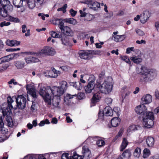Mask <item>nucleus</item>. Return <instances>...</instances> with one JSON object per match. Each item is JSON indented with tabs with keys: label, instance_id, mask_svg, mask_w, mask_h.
<instances>
[{
	"label": "nucleus",
	"instance_id": "1",
	"mask_svg": "<svg viewBox=\"0 0 159 159\" xmlns=\"http://www.w3.org/2000/svg\"><path fill=\"white\" fill-rule=\"evenodd\" d=\"M139 74L140 75V80L141 82L148 81L151 80L152 78L157 75L156 72L152 70L148 69L146 67L144 66L141 67L139 71Z\"/></svg>",
	"mask_w": 159,
	"mask_h": 159
},
{
	"label": "nucleus",
	"instance_id": "2",
	"mask_svg": "<svg viewBox=\"0 0 159 159\" xmlns=\"http://www.w3.org/2000/svg\"><path fill=\"white\" fill-rule=\"evenodd\" d=\"M39 95L44 99L48 107H50L51 106V99L52 97V93L51 88L50 87L45 88L42 87L40 88L39 91Z\"/></svg>",
	"mask_w": 159,
	"mask_h": 159
},
{
	"label": "nucleus",
	"instance_id": "3",
	"mask_svg": "<svg viewBox=\"0 0 159 159\" xmlns=\"http://www.w3.org/2000/svg\"><path fill=\"white\" fill-rule=\"evenodd\" d=\"M97 85L99 91L102 93L108 94L111 92L112 89V84L111 83L105 81L102 83L101 81L97 80Z\"/></svg>",
	"mask_w": 159,
	"mask_h": 159
},
{
	"label": "nucleus",
	"instance_id": "4",
	"mask_svg": "<svg viewBox=\"0 0 159 159\" xmlns=\"http://www.w3.org/2000/svg\"><path fill=\"white\" fill-rule=\"evenodd\" d=\"M143 124L145 127L150 128L153 125L154 116L152 112H147L145 116H143Z\"/></svg>",
	"mask_w": 159,
	"mask_h": 159
},
{
	"label": "nucleus",
	"instance_id": "5",
	"mask_svg": "<svg viewBox=\"0 0 159 159\" xmlns=\"http://www.w3.org/2000/svg\"><path fill=\"white\" fill-rule=\"evenodd\" d=\"M16 105L14 106V109L16 110L18 108L21 110L24 109L26 106L27 102L26 99L22 95H19L16 98Z\"/></svg>",
	"mask_w": 159,
	"mask_h": 159
},
{
	"label": "nucleus",
	"instance_id": "6",
	"mask_svg": "<svg viewBox=\"0 0 159 159\" xmlns=\"http://www.w3.org/2000/svg\"><path fill=\"white\" fill-rule=\"evenodd\" d=\"M91 77L92 78V80H89L87 85L85 86L84 88L85 92L86 93H91L92 90L94 89L95 85L94 77L93 76H91Z\"/></svg>",
	"mask_w": 159,
	"mask_h": 159
},
{
	"label": "nucleus",
	"instance_id": "7",
	"mask_svg": "<svg viewBox=\"0 0 159 159\" xmlns=\"http://www.w3.org/2000/svg\"><path fill=\"white\" fill-rule=\"evenodd\" d=\"M40 53L47 55L53 56L55 54L56 52L54 49L52 47L46 46L41 50Z\"/></svg>",
	"mask_w": 159,
	"mask_h": 159
},
{
	"label": "nucleus",
	"instance_id": "8",
	"mask_svg": "<svg viewBox=\"0 0 159 159\" xmlns=\"http://www.w3.org/2000/svg\"><path fill=\"white\" fill-rule=\"evenodd\" d=\"M84 3L89 5L91 8L95 10L100 7V4L94 0H85Z\"/></svg>",
	"mask_w": 159,
	"mask_h": 159
},
{
	"label": "nucleus",
	"instance_id": "9",
	"mask_svg": "<svg viewBox=\"0 0 159 159\" xmlns=\"http://www.w3.org/2000/svg\"><path fill=\"white\" fill-rule=\"evenodd\" d=\"M135 110L136 112L138 114H140L142 117L143 116H145L147 113L146 107L143 104L137 106Z\"/></svg>",
	"mask_w": 159,
	"mask_h": 159
},
{
	"label": "nucleus",
	"instance_id": "10",
	"mask_svg": "<svg viewBox=\"0 0 159 159\" xmlns=\"http://www.w3.org/2000/svg\"><path fill=\"white\" fill-rule=\"evenodd\" d=\"M52 95H55L57 97H60L64 93L65 91L59 87L54 86L51 88Z\"/></svg>",
	"mask_w": 159,
	"mask_h": 159
},
{
	"label": "nucleus",
	"instance_id": "11",
	"mask_svg": "<svg viewBox=\"0 0 159 159\" xmlns=\"http://www.w3.org/2000/svg\"><path fill=\"white\" fill-rule=\"evenodd\" d=\"M14 107L12 105H9L8 104H7L6 107H2V113L3 116H5V115H12V113L11 111V110L14 109Z\"/></svg>",
	"mask_w": 159,
	"mask_h": 159
},
{
	"label": "nucleus",
	"instance_id": "12",
	"mask_svg": "<svg viewBox=\"0 0 159 159\" xmlns=\"http://www.w3.org/2000/svg\"><path fill=\"white\" fill-rule=\"evenodd\" d=\"M26 89L27 93L28 94L31 95L32 97L34 98H36L38 97V95L36 93V89L32 87H28V85H27Z\"/></svg>",
	"mask_w": 159,
	"mask_h": 159
},
{
	"label": "nucleus",
	"instance_id": "13",
	"mask_svg": "<svg viewBox=\"0 0 159 159\" xmlns=\"http://www.w3.org/2000/svg\"><path fill=\"white\" fill-rule=\"evenodd\" d=\"M96 54V51L94 50H88L80 53V57L81 59H87L88 58V56L89 54Z\"/></svg>",
	"mask_w": 159,
	"mask_h": 159
},
{
	"label": "nucleus",
	"instance_id": "14",
	"mask_svg": "<svg viewBox=\"0 0 159 159\" xmlns=\"http://www.w3.org/2000/svg\"><path fill=\"white\" fill-rule=\"evenodd\" d=\"M82 153L83 155H79V156H83L82 159L84 157L89 158L91 155V152L90 150L87 146H85L83 147Z\"/></svg>",
	"mask_w": 159,
	"mask_h": 159
},
{
	"label": "nucleus",
	"instance_id": "15",
	"mask_svg": "<svg viewBox=\"0 0 159 159\" xmlns=\"http://www.w3.org/2000/svg\"><path fill=\"white\" fill-rule=\"evenodd\" d=\"M60 101V97H57L56 96L53 97V95H52V97L51 99V103L54 107H58Z\"/></svg>",
	"mask_w": 159,
	"mask_h": 159
},
{
	"label": "nucleus",
	"instance_id": "16",
	"mask_svg": "<svg viewBox=\"0 0 159 159\" xmlns=\"http://www.w3.org/2000/svg\"><path fill=\"white\" fill-rule=\"evenodd\" d=\"M61 31L66 35L69 36H72L73 35V34L72 31L68 26H65Z\"/></svg>",
	"mask_w": 159,
	"mask_h": 159
},
{
	"label": "nucleus",
	"instance_id": "17",
	"mask_svg": "<svg viewBox=\"0 0 159 159\" xmlns=\"http://www.w3.org/2000/svg\"><path fill=\"white\" fill-rule=\"evenodd\" d=\"M48 76L51 77L56 78L58 75L60 74V72L55 70L54 68L52 69V70L47 71Z\"/></svg>",
	"mask_w": 159,
	"mask_h": 159
},
{
	"label": "nucleus",
	"instance_id": "18",
	"mask_svg": "<svg viewBox=\"0 0 159 159\" xmlns=\"http://www.w3.org/2000/svg\"><path fill=\"white\" fill-rule=\"evenodd\" d=\"M142 102L143 104H148L152 101V97L149 94L143 96L141 98Z\"/></svg>",
	"mask_w": 159,
	"mask_h": 159
},
{
	"label": "nucleus",
	"instance_id": "19",
	"mask_svg": "<svg viewBox=\"0 0 159 159\" xmlns=\"http://www.w3.org/2000/svg\"><path fill=\"white\" fill-rule=\"evenodd\" d=\"M77 97L76 94L71 95L70 94H67L66 96L64 97V103L67 105H69L71 102V99L74 97Z\"/></svg>",
	"mask_w": 159,
	"mask_h": 159
},
{
	"label": "nucleus",
	"instance_id": "20",
	"mask_svg": "<svg viewBox=\"0 0 159 159\" xmlns=\"http://www.w3.org/2000/svg\"><path fill=\"white\" fill-rule=\"evenodd\" d=\"M149 17L148 11H144L143 15H141L140 18V21L142 23H145Z\"/></svg>",
	"mask_w": 159,
	"mask_h": 159
},
{
	"label": "nucleus",
	"instance_id": "21",
	"mask_svg": "<svg viewBox=\"0 0 159 159\" xmlns=\"http://www.w3.org/2000/svg\"><path fill=\"white\" fill-rule=\"evenodd\" d=\"M24 60L27 64H30L32 62H38L39 60L35 57L32 56L27 57H25Z\"/></svg>",
	"mask_w": 159,
	"mask_h": 159
},
{
	"label": "nucleus",
	"instance_id": "22",
	"mask_svg": "<svg viewBox=\"0 0 159 159\" xmlns=\"http://www.w3.org/2000/svg\"><path fill=\"white\" fill-rule=\"evenodd\" d=\"M70 85L73 86L77 90H80L82 88V85L81 83L79 81L77 82H70Z\"/></svg>",
	"mask_w": 159,
	"mask_h": 159
},
{
	"label": "nucleus",
	"instance_id": "23",
	"mask_svg": "<svg viewBox=\"0 0 159 159\" xmlns=\"http://www.w3.org/2000/svg\"><path fill=\"white\" fill-rule=\"evenodd\" d=\"M20 42L17 41L15 40H7L6 42V44L11 46H15L20 45Z\"/></svg>",
	"mask_w": 159,
	"mask_h": 159
},
{
	"label": "nucleus",
	"instance_id": "24",
	"mask_svg": "<svg viewBox=\"0 0 159 159\" xmlns=\"http://www.w3.org/2000/svg\"><path fill=\"white\" fill-rule=\"evenodd\" d=\"M103 115H105L106 116H112L113 111L111 108L109 106L105 107L103 111Z\"/></svg>",
	"mask_w": 159,
	"mask_h": 159
},
{
	"label": "nucleus",
	"instance_id": "25",
	"mask_svg": "<svg viewBox=\"0 0 159 159\" xmlns=\"http://www.w3.org/2000/svg\"><path fill=\"white\" fill-rule=\"evenodd\" d=\"M101 98V96L100 93H95L91 99V102L93 103H95L98 102Z\"/></svg>",
	"mask_w": 159,
	"mask_h": 159
},
{
	"label": "nucleus",
	"instance_id": "26",
	"mask_svg": "<svg viewBox=\"0 0 159 159\" xmlns=\"http://www.w3.org/2000/svg\"><path fill=\"white\" fill-rule=\"evenodd\" d=\"M14 64L16 67L18 69L23 68L25 65V63L21 61H16L14 62Z\"/></svg>",
	"mask_w": 159,
	"mask_h": 159
},
{
	"label": "nucleus",
	"instance_id": "27",
	"mask_svg": "<svg viewBox=\"0 0 159 159\" xmlns=\"http://www.w3.org/2000/svg\"><path fill=\"white\" fill-rule=\"evenodd\" d=\"M146 142L148 147H152L154 145V140L153 138L148 137L147 138Z\"/></svg>",
	"mask_w": 159,
	"mask_h": 159
},
{
	"label": "nucleus",
	"instance_id": "28",
	"mask_svg": "<svg viewBox=\"0 0 159 159\" xmlns=\"http://www.w3.org/2000/svg\"><path fill=\"white\" fill-rule=\"evenodd\" d=\"M114 37V40L116 42L119 41H122L125 38V35H113Z\"/></svg>",
	"mask_w": 159,
	"mask_h": 159
},
{
	"label": "nucleus",
	"instance_id": "29",
	"mask_svg": "<svg viewBox=\"0 0 159 159\" xmlns=\"http://www.w3.org/2000/svg\"><path fill=\"white\" fill-rule=\"evenodd\" d=\"M12 115H6L4 116L7 123V125L9 126L12 127L13 125V122L11 117Z\"/></svg>",
	"mask_w": 159,
	"mask_h": 159
},
{
	"label": "nucleus",
	"instance_id": "30",
	"mask_svg": "<svg viewBox=\"0 0 159 159\" xmlns=\"http://www.w3.org/2000/svg\"><path fill=\"white\" fill-rule=\"evenodd\" d=\"M23 1L25 0H13V3L15 7L19 8L22 6Z\"/></svg>",
	"mask_w": 159,
	"mask_h": 159
},
{
	"label": "nucleus",
	"instance_id": "31",
	"mask_svg": "<svg viewBox=\"0 0 159 159\" xmlns=\"http://www.w3.org/2000/svg\"><path fill=\"white\" fill-rule=\"evenodd\" d=\"M120 119L117 117L112 118L111 120V124L113 127H116L120 123Z\"/></svg>",
	"mask_w": 159,
	"mask_h": 159
},
{
	"label": "nucleus",
	"instance_id": "32",
	"mask_svg": "<svg viewBox=\"0 0 159 159\" xmlns=\"http://www.w3.org/2000/svg\"><path fill=\"white\" fill-rule=\"evenodd\" d=\"M26 2L28 7L31 9H33L35 5V0H25Z\"/></svg>",
	"mask_w": 159,
	"mask_h": 159
},
{
	"label": "nucleus",
	"instance_id": "33",
	"mask_svg": "<svg viewBox=\"0 0 159 159\" xmlns=\"http://www.w3.org/2000/svg\"><path fill=\"white\" fill-rule=\"evenodd\" d=\"M125 159H129L131 156V152L129 149H126L125 151L122 154Z\"/></svg>",
	"mask_w": 159,
	"mask_h": 159
},
{
	"label": "nucleus",
	"instance_id": "34",
	"mask_svg": "<svg viewBox=\"0 0 159 159\" xmlns=\"http://www.w3.org/2000/svg\"><path fill=\"white\" fill-rule=\"evenodd\" d=\"M128 143V142L127 139L125 138H124L120 146V151H123L125 148Z\"/></svg>",
	"mask_w": 159,
	"mask_h": 159
},
{
	"label": "nucleus",
	"instance_id": "35",
	"mask_svg": "<svg viewBox=\"0 0 159 159\" xmlns=\"http://www.w3.org/2000/svg\"><path fill=\"white\" fill-rule=\"evenodd\" d=\"M64 21L66 22L73 25H75L77 23L76 20L72 18H66L64 20Z\"/></svg>",
	"mask_w": 159,
	"mask_h": 159
},
{
	"label": "nucleus",
	"instance_id": "36",
	"mask_svg": "<svg viewBox=\"0 0 159 159\" xmlns=\"http://www.w3.org/2000/svg\"><path fill=\"white\" fill-rule=\"evenodd\" d=\"M29 159H46L43 155H34L30 156Z\"/></svg>",
	"mask_w": 159,
	"mask_h": 159
},
{
	"label": "nucleus",
	"instance_id": "37",
	"mask_svg": "<svg viewBox=\"0 0 159 159\" xmlns=\"http://www.w3.org/2000/svg\"><path fill=\"white\" fill-rule=\"evenodd\" d=\"M130 59L133 62L136 64H139L142 61V59L141 58L138 57H132L130 58Z\"/></svg>",
	"mask_w": 159,
	"mask_h": 159
},
{
	"label": "nucleus",
	"instance_id": "38",
	"mask_svg": "<svg viewBox=\"0 0 159 159\" xmlns=\"http://www.w3.org/2000/svg\"><path fill=\"white\" fill-rule=\"evenodd\" d=\"M8 12L6 11L5 9L3 7H1L0 8V15L3 17H6L8 15Z\"/></svg>",
	"mask_w": 159,
	"mask_h": 159
},
{
	"label": "nucleus",
	"instance_id": "39",
	"mask_svg": "<svg viewBox=\"0 0 159 159\" xmlns=\"http://www.w3.org/2000/svg\"><path fill=\"white\" fill-rule=\"evenodd\" d=\"M141 149L138 147L136 148L134 150V156L137 157L139 158L141 154Z\"/></svg>",
	"mask_w": 159,
	"mask_h": 159
},
{
	"label": "nucleus",
	"instance_id": "40",
	"mask_svg": "<svg viewBox=\"0 0 159 159\" xmlns=\"http://www.w3.org/2000/svg\"><path fill=\"white\" fill-rule=\"evenodd\" d=\"M8 19L9 21L14 23H19L20 22V20L19 18L11 16H9Z\"/></svg>",
	"mask_w": 159,
	"mask_h": 159
},
{
	"label": "nucleus",
	"instance_id": "41",
	"mask_svg": "<svg viewBox=\"0 0 159 159\" xmlns=\"http://www.w3.org/2000/svg\"><path fill=\"white\" fill-rule=\"evenodd\" d=\"M83 157V156H79L76 152H75L73 153V156H70V159H82Z\"/></svg>",
	"mask_w": 159,
	"mask_h": 159
},
{
	"label": "nucleus",
	"instance_id": "42",
	"mask_svg": "<svg viewBox=\"0 0 159 159\" xmlns=\"http://www.w3.org/2000/svg\"><path fill=\"white\" fill-rule=\"evenodd\" d=\"M13 7V6L10 3L7 5L5 6L3 8L5 9L6 11H7L8 13H9L12 11Z\"/></svg>",
	"mask_w": 159,
	"mask_h": 159
},
{
	"label": "nucleus",
	"instance_id": "43",
	"mask_svg": "<svg viewBox=\"0 0 159 159\" xmlns=\"http://www.w3.org/2000/svg\"><path fill=\"white\" fill-rule=\"evenodd\" d=\"M143 157L144 158H147L148 157L150 154V152L148 148H145L143 151Z\"/></svg>",
	"mask_w": 159,
	"mask_h": 159
},
{
	"label": "nucleus",
	"instance_id": "44",
	"mask_svg": "<svg viewBox=\"0 0 159 159\" xmlns=\"http://www.w3.org/2000/svg\"><path fill=\"white\" fill-rule=\"evenodd\" d=\"M61 86H59L60 88L63 89L64 91L66 90L67 88V83L65 81H61L60 83Z\"/></svg>",
	"mask_w": 159,
	"mask_h": 159
},
{
	"label": "nucleus",
	"instance_id": "45",
	"mask_svg": "<svg viewBox=\"0 0 159 159\" xmlns=\"http://www.w3.org/2000/svg\"><path fill=\"white\" fill-rule=\"evenodd\" d=\"M94 16L92 15L87 14L84 18V20L86 21H90L94 19Z\"/></svg>",
	"mask_w": 159,
	"mask_h": 159
},
{
	"label": "nucleus",
	"instance_id": "46",
	"mask_svg": "<svg viewBox=\"0 0 159 159\" xmlns=\"http://www.w3.org/2000/svg\"><path fill=\"white\" fill-rule=\"evenodd\" d=\"M10 3V1L8 0H0V4L2 5V7H4Z\"/></svg>",
	"mask_w": 159,
	"mask_h": 159
},
{
	"label": "nucleus",
	"instance_id": "47",
	"mask_svg": "<svg viewBox=\"0 0 159 159\" xmlns=\"http://www.w3.org/2000/svg\"><path fill=\"white\" fill-rule=\"evenodd\" d=\"M1 58L3 63L9 61L11 59V56L10 55L4 56Z\"/></svg>",
	"mask_w": 159,
	"mask_h": 159
},
{
	"label": "nucleus",
	"instance_id": "48",
	"mask_svg": "<svg viewBox=\"0 0 159 159\" xmlns=\"http://www.w3.org/2000/svg\"><path fill=\"white\" fill-rule=\"evenodd\" d=\"M105 143L104 141L102 139H99L97 141L96 144L98 146L101 147L104 145Z\"/></svg>",
	"mask_w": 159,
	"mask_h": 159
},
{
	"label": "nucleus",
	"instance_id": "49",
	"mask_svg": "<svg viewBox=\"0 0 159 159\" xmlns=\"http://www.w3.org/2000/svg\"><path fill=\"white\" fill-rule=\"evenodd\" d=\"M57 21H59L60 22H59L58 25L59 28L61 30L63 29L65 26H64V23L63 22L62 19L57 20Z\"/></svg>",
	"mask_w": 159,
	"mask_h": 159
},
{
	"label": "nucleus",
	"instance_id": "50",
	"mask_svg": "<svg viewBox=\"0 0 159 159\" xmlns=\"http://www.w3.org/2000/svg\"><path fill=\"white\" fill-rule=\"evenodd\" d=\"M139 127V126L138 125H133L129 127V130L131 131H134L138 130V128Z\"/></svg>",
	"mask_w": 159,
	"mask_h": 159
},
{
	"label": "nucleus",
	"instance_id": "51",
	"mask_svg": "<svg viewBox=\"0 0 159 159\" xmlns=\"http://www.w3.org/2000/svg\"><path fill=\"white\" fill-rule=\"evenodd\" d=\"M62 43L64 45H67L69 44V40L66 38H62L61 39Z\"/></svg>",
	"mask_w": 159,
	"mask_h": 159
},
{
	"label": "nucleus",
	"instance_id": "52",
	"mask_svg": "<svg viewBox=\"0 0 159 159\" xmlns=\"http://www.w3.org/2000/svg\"><path fill=\"white\" fill-rule=\"evenodd\" d=\"M67 4H66L62 7L58 8L57 11H62L63 13H65L66 11V9L67 8Z\"/></svg>",
	"mask_w": 159,
	"mask_h": 159
},
{
	"label": "nucleus",
	"instance_id": "53",
	"mask_svg": "<svg viewBox=\"0 0 159 159\" xmlns=\"http://www.w3.org/2000/svg\"><path fill=\"white\" fill-rule=\"evenodd\" d=\"M121 59L124 61H125L127 63L130 64L131 63L130 61L127 56L121 57Z\"/></svg>",
	"mask_w": 159,
	"mask_h": 159
},
{
	"label": "nucleus",
	"instance_id": "54",
	"mask_svg": "<svg viewBox=\"0 0 159 159\" xmlns=\"http://www.w3.org/2000/svg\"><path fill=\"white\" fill-rule=\"evenodd\" d=\"M135 31L137 34L140 36H143L145 34L144 32L140 29H136Z\"/></svg>",
	"mask_w": 159,
	"mask_h": 159
},
{
	"label": "nucleus",
	"instance_id": "55",
	"mask_svg": "<svg viewBox=\"0 0 159 159\" xmlns=\"http://www.w3.org/2000/svg\"><path fill=\"white\" fill-rule=\"evenodd\" d=\"M77 97L76 98H78L80 100L83 99L85 96L84 93H79L77 95Z\"/></svg>",
	"mask_w": 159,
	"mask_h": 159
},
{
	"label": "nucleus",
	"instance_id": "56",
	"mask_svg": "<svg viewBox=\"0 0 159 159\" xmlns=\"http://www.w3.org/2000/svg\"><path fill=\"white\" fill-rule=\"evenodd\" d=\"M123 132V129L122 128H121L120 129V130L119 131L117 134L115 138L116 139H118L119 137H121L122 135Z\"/></svg>",
	"mask_w": 159,
	"mask_h": 159
},
{
	"label": "nucleus",
	"instance_id": "57",
	"mask_svg": "<svg viewBox=\"0 0 159 159\" xmlns=\"http://www.w3.org/2000/svg\"><path fill=\"white\" fill-rule=\"evenodd\" d=\"M11 23L9 22H6L5 21H4L0 23V26L1 27H2L4 26H8Z\"/></svg>",
	"mask_w": 159,
	"mask_h": 159
},
{
	"label": "nucleus",
	"instance_id": "58",
	"mask_svg": "<svg viewBox=\"0 0 159 159\" xmlns=\"http://www.w3.org/2000/svg\"><path fill=\"white\" fill-rule=\"evenodd\" d=\"M7 104L10 105H12V103L13 102V101L10 97H8L7 98Z\"/></svg>",
	"mask_w": 159,
	"mask_h": 159
},
{
	"label": "nucleus",
	"instance_id": "59",
	"mask_svg": "<svg viewBox=\"0 0 159 159\" xmlns=\"http://www.w3.org/2000/svg\"><path fill=\"white\" fill-rule=\"evenodd\" d=\"M70 12L71 16L74 17L76 15L77 12L76 11L74 10L73 9H71L70 10Z\"/></svg>",
	"mask_w": 159,
	"mask_h": 159
},
{
	"label": "nucleus",
	"instance_id": "60",
	"mask_svg": "<svg viewBox=\"0 0 159 159\" xmlns=\"http://www.w3.org/2000/svg\"><path fill=\"white\" fill-rule=\"evenodd\" d=\"M112 99L110 98H107L105 100V102L107 104H111L112 103Z\"/></svg>",
	"mask_w": 159,
	"mask_h": 159
},
{
	"label": "nucleus",
	"instance_id": "61",
	"mask_svg": "<svg viewBox=\"0 0 159 159\" xmlns=\"http://www.w3.org/2000/svg\"><path fill=\"white\" fill-rule=\"evenodd\" d=\"M105 73L104 72L102 71L99 75V78L100 80H102L105 76Z\"/></svg>",
	"mask_w": 159,
	"mask_h": 159
},
{
	"label": "nucleus",
	"instance_id": "62",
	"mask_svg": "<svg viewBox=\"0 0 159 159\" xmlns=\"http://www.w3.org/2000/svg\"><path fill=\"white\" fill-rule=\"evenodd\" d=\"M134 49V48L133 47L127 48L126 49V53L127 54L130 53L131 51H133Z\"/></svg>",
	"mask_w": 159,
	"mask_h": 159
},
{
	"label": "nucleus",
	"instance_id": "63",
	"mask_svg": "<svg viewBox=\"0 0 159 159\" xmlns=\"http://www.w3.org/2000/svg\"><path fill=\"white\" fill-rule=\"evenodd\" d=\"M4 124L2 119V117H0V128H2L3 127Z\"/></svg>",
	"mask_w": 159,
	"mask_h": 159
},
{
	"label": "nucleus",
	"instance_id": "64",
	"mask_svg": "<svg viewBox=\"0 0 159 159\" xmlns=\"http://www.w3.org/2000/svg\"><path fill=\"white\" fill-rule=\"evenodd\" d=\"M68 154L67 153L63 154L61 156L62 159H68Z\"/></svg>",
	"mask_w": 159,
	"mask_h": 159
}]
</instances>
